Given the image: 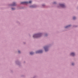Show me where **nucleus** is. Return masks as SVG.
<instances>
[{
    "label": "nucleus",
    "mask_w": 78,
    "mask_h": 78,
    "mask_svg": "<svg viewBox=\"0 0 78 78\" xmlns=\"http://www.w3.org/2000/svg\"><path fill=\"white\" fill-rule=\"evenodd\" d=\"M12 9L13 10H14V8H12Z\"/></svg>",
    "instance_id": "9b49d317"
},
{
    "label": "nucleus",
    "mask_w": 78,
    "mask_h": 78,
    "mask_svg": "<svg viewBox=\"0 0 78 78\" xmlns=\"http://www.w3.org/2000/svg\"><path fill=\"white\" fill-rule=\"evenodd\" d=\"M41 35H42V34H35L33 35V37H39Z\"/></svg>",
    "instance_id": "f257e3e1"
},
{
    "label": "nucleus",
    "mask_w": 78,
    "mask_h": 78,
    "mask_svg": "<svg viewBox=\"0 0 78 78\" xmlns=\"http://www.w3.org/2000/svg\"><path fill=\"white\" fill-rule=\"evenodd\" d=\"M70 25H69L68 26H66V27H65V28H67V27H70Z\"/></svg>",
    "instance_id": "9d476101"
},
{
    "label": "nucleus",
    "mask_w": 78,
    "mask_h": 78,
    "mask_svg": "<svg viewBox=\"0 0 78 78\" xmlns=\"http://www.w3.org/2000/svg\"><path fill=\"white\" fill-rule=\"evenodd\" d=\"M32 7H33V8H34V7H35L32 6Z\"/></svg>",
    "instance_id": "4468645a"
},
{
    "label": "nucleus",
    "mask_w": 78,
    "mask_h": 78,
    "mask_svg": "<svg viewBox=\"0 0 78 78\" xmlns=\"http://www.w3.org/2000/svg\"><path fill=\"white\" fill-rule=\"evenodd\" d=\"M18 52L19 53H20V51H18Z\"/></svg>",
    "instance_id": "f8f14e48"
},
{
    "label": "nucleus",
    "mask_w": 78,
    "mask_h": 78,
    "mask_svg": "<svg viewBox=\"0 0 78 78\" xmlns=\"http://www.w3.org/2000/svg\"><path fill=\"white\" fill-rule=\"evenodd\" d=\"M44 48L45 51H48V47L47 46H45L44 47Z\"/></svg>",
    "instance_id": "20e7f679"
},
{
    "label": "nucleus",
    "mask_w": 78,
    "mask_h": 78,
    "mask_svg": "<svg viewBox=\"0 0 78 78\" xmlns=\"http://www.w3.org/2000/svg\"><path fill=\"white\" fill-rule=\"evenodd\" d=\"M30 55H33V54H34V53L32 52H31L30 53Z\"/></svg>",
    "instance_id": "6e6552de"
},
{
    "label": "nucleus",
    "mask_w": 78,
    "mask_h": 78,
    "mask_svg": "<svg viewBox=\"0 0 78 78\" xmlns=\"http://www.w3.org/2000/svg\"><path fill=\"white\" fill-rule=\"evenodd\" d=\"M60 6L62 8H64V7H65V5L64 4H60Z\"/></svg>",
    "instance_id": "39448f33"
},
{
    "label": "nucleus",
    "mask_w": 78,
    "mask_h": 78,
    "mask_svg": "<svg viewBox=\"0 0 78 78\" xmlns=\"http://www.w3.org/2000/svg\"><path fill=\"white\" fill-rule=\"evenodd\" d=\"M73 64H74V63H72V65H73Z\"/></svg>",
    "instance_id": "ddd939ff"
},
{
    "label": "nucleus",
    "mask_w": 78,
    "mask_h": 78,
    "mask_svg": "<svg viewBox=\"0 0 78 78\" xmlns=\"http://www.w3.org/2000/svg\"><path fill=\"white\" fill-rule=\"evenodd\" d=\"M15 5H16V3H15V2H13L12 6H15Z\"/></svg>",
    "instance_id": "0eeeda50"
},
{
    "label": "nucleus",
    "mask_w": 78,
    "mask_h": 78,
    "mask_svg": "<svg viewBox=\"0 0 78 78\" xmlns=\"http://www.w3.org/2000/svg\"><path fill=\"white\" fill-rule=\"evenodd\" d=\"M36 53H42V50H39L38 51H37L36 52Z\"/></svg>",
    "instance_id": "7ed1b4c3"
},
{
    "label": "nucleus",
    "mask_w": 78,
    "mask_h": 78,
    "mask_svg": "<svg viewBox=\"0 0 78 78\" xmlns=\"http://www.w3.org/2000/svg\"><path fill=\"white\" fill-rule=\"evenodd\" d=\"M76 19V17H73V19L74 20H75V19Z\"/></svg>",
    "instance_id": "1a4fd4ad"
},
{
    "label": "nucleus",
    "mask_w": 78,
    "mask_h": 78,
    "mask_svg": "<svg viewBox=\"0 0 78 78\" xmlns=\"http://www.w3.org/2000/svg\"><path fill=\"white\" fill-rule=\"evenodd\" d=\"M32 1H30L28 2H21V4H28V3H31Z\"/></svg>",
    "instance_id": "f03ea898"
},
{
    "label": "nucleus",
    "mask_w": 78,
    "mask_h": 78,
    "mask_svg": "<svg viewBox=\"0 0 78 78\" xmlns=\"http://www.w3.org/2000/svg\"><path fill=\"white\" fill-rule=\"evenodd\" d=\"M71 56H74L75 53H72L71 54Z\"/></svg>",
    "instance_id": "423d86ee"
}]
</instances>
